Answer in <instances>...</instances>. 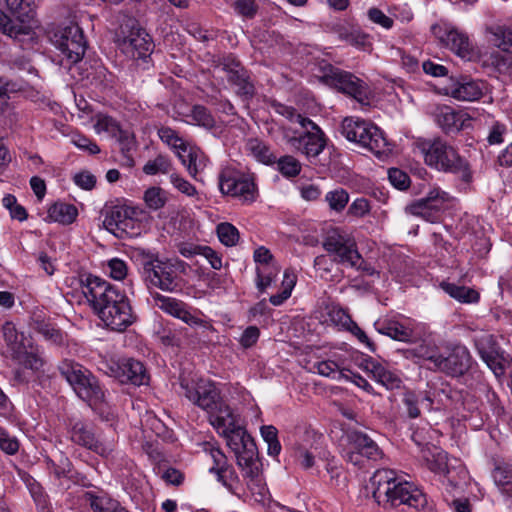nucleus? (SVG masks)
Masks as SVG:
<instances>
[{"instance_id": "e433bc0d", "label": "nucleus", "mask_w": 512, "mask_h": 512, "mask_svg": "<svg viewBox=\"0 0 512 512\" xmlns=\"http://www.w3.org/2000/svg\"><path fill=\"white\" fill-rule=\"evenodd\" d=\"M0 32L11 38H17L19 35H27L29 33V27L10 19L0 9Z\"/></svg>"}, {"instance_id": "79ce46f5", "label": "nucleus", "mask_w": 512, "mask_h": 512, "mask_svg": "<svg viewBox=\"0 0 512 512\" xmlns=\"http://www.w3.org/2000/svg\"><path fill=\"white\" fill-rule=\"evenodd\" d=\"M191 118L195 124L207 129L212 130L216 127V120L211 112L202 105H195L191 111Z\"/></svg>"}, {"instance_id": "b1692460", "label": "nucleus", "mask_w": 512, "mask_h": 512, "mask_svg": "<svg viewBox=\"0 0 512 512\" xmlns=\"http://www.w3.org/2000/svg\"><path fill=\"white\" fill-rule=\"evenodd\" d=\"M103 226L117 238H124L129 234L128 228L132 226V219L128 216L127 209L114 207L106 213Z\"/></svg>"}, {"instance_id": "bf43d9fd", "label": "nucleus", "mask_w": 512, "mask_h": 512, "mask_svg": "<svg viewBox=\"0 0 512 512\" xmlns=\"http://www.w3.org/2000/svg\"><path fill=\"white\" fill-rule=\"evenodd\" d=\"M475 346L480 357L498 350V346L494 340L493 335L483 334L475 339Z\"/></svg>"}, {"instance_id": "4c0bfd02", "label": "nucleus", "mask_w": 512, "mask_h": 512, "mask_svg": "<svg viewBox=\"0 0 512 512\" xmlns=\"http://www.w3.org/2000/svg\"><path fill=\"white\" fill-rule=\"evenodd\" d=\"M157 134L162 142L175 149L177 153L178 151L186 153L187 144L172 128L162 126L158 129Z\"/></svg>"}, {"instance_id": "a19ab883", "label": "nucleus", "mask_w": 512, "mask_h": 512, "mask_svg": "<svg viewBox=\"0 0 512 512\" xmlns=\"http://www.w3.org/2000/svg\"><path fill=\"white\" fill-rule=\"evenodd\" d=\"M172 169L170 159L162 154L157 155L154 159L148 160L143 166V172L146 175L168 174Z\"/></svg>"}, {"instance_id": "f257e3e1", "label": "nucleus", "mask_w": 512, "mask_h": 512, "mask_svg": "<svg viewBox=\"0 0 512 512\" xmlns=\"http://www.w3.org/2000/svg\"><path fill=\"white\" fill-rule=\"evenodd\" d=\"M81 289L93 312L104 325L115 332H124L137 320L124 291L94 275L81 279Z\"/></svg>"}, {"instance_id": "09e8293b", "label": "nucleus", "mask_w": 512, "mask_h": 512, "mask_svg": "<svg viewBox=\"0 0 512 512\" xmlns=\"http://www.w3.org/2000/svg\"><path fill=\"white\" fill-rule=\"evenodd\" d=\"M495 484L502 493L512 497V471L506 467H496L493 471Z\"/></svg>"}, {"instance_id": "412c9836", "label": "nucleus", "mask_w": 512, "mask_h": 512, "mask_svg": "<svg viewBox=\"0 0 512 512\" xmlns=\"http://www.w3.org/2000/svg\"><path fill=\"white\" fill-rule=\"evenodd\" d=\"M121 47L127 56L137 60H146L153 52L154 43L145 30L138 29L131 31L122 41Z\"/></svg>"}, {"instance_id": "6e6d98bb", "label": "nucleus", "mask_w": 512, "mask_h": 512, "mask_svg": "<svg viewBox=\"0 0 512 512\" xmlns=\"http://www.w3.org/2000/svg\"><path fill=\"white\" fill-rule=\"evenodd\" d=\"M481 359L493 371L496 376H501L505 373L506 361L505 358L499 353V350L485 354Z\"/></svg>"}, {"instance_id": "13d9d810", "label": "nucleus", "mask_w": 512, "mask_h": 512, "mask_svg": "<svg viewBox=\"0 0 512 512\" xmlns=\"http://www.w3.org/2000/svg\"><path fill=\"white\" fill-rule=\"evenodd\" d=\"M2 330L4 339L10 348L11 355L15 353L16 349H20V347L24 346V344L19 341V335L13 323L6 322Z\"/></svg>"}, {"instance_id": "58836bf2", "label": "nucleus", "mask_w": 512, "mask_h": 512, "mask_svg": "<svg viewBox=\"0 0 512 512\" xmlns=\"http://www.w3.org/2000/svg\"><path fill=\"white\" fill-rule=\"evenodd\" d=\"M412 353L415 357L429 361L433 368L437 370L441 354L439 353L438 347L432 343H422L416 346Z\"/></svg>"}, {"instance_id": "c03bdc74", "label": "nucleus", "mask_w": 512, "mask_h": 512, "mask_svg": "<svg viewBox=\"0 0 512 512\" xmlns=\"http://www.w3.org/2000/svg\"><path fill=\"white\" fill-rule=\"evenodd\" d=\"M248 146L252 155L263 164H273L276 162V156L273 155L265 143L255 139L251 140Z\"/></svg>"}, {"instance_id": "5701e85b", "label": "nucleus", "mask_w": 512, "mask_h": 512, "mask_svg": "<svg viewBox=\"0 0 512 512\" xmlns=\"http://www.w3.org/2000/svg\"><path fill=\"white\" fill-rule=\"evenodd\" d=\"M359 366L369 372L376 382L388 390L398 389L402 384V380L397 374L386 369L371 357H362Z\"/></svg>"}, {"instance_id": "393cba45", "label": "nucleus", "mask_w": 512, "mask_h": 512, "mask_svg": "<svg viewBox=\"0 0 512 512\" xmlns=\"http://www.w3.org/2000/svg\"><path fill=\"white\" fill-rule=\"evenodd\" d=\"M402 404L409 418L415 419L421 415L420 406L430 411L433 406V399L428 392H415L406 390L402 396Z\"/></svg>"}, {"instance_id": "4be33fe9", "label": "nucleus", "mask_w": 512, "mask_h": 512, "mask_svg": "<svg viewBox=\"0 0 512 512\" xmlns=\"http://www.w3.org/2000/svg\"><path fill=\"white\" fill-rule=\"evenodd\" d=\"M374 325L378 333L396 341L409 342L414 338V326L410 320L402 322L396 318H385Z\"/></svg>"}, {"instance_id": "2f4dec72", "label": "nucleus", "mask_w": 512, "mask_h": 512, "mask_svg": "<svg viewBox=\"0 0 512 512\" xmlns=\"http://www.w3.org/2000/svg\"><path fill=\"white\" fill-rule=\"evenodd\" d=\"M26 83L24 81L7 79L0 77V114L9 109V99L12 94L24 91Z\"/></svg>"}, {"instance_id": "4468645a", "label": "nucleus", "mask_w": 512, "mask_h": 512, "mask_svg": "<svg viewBox=\"0 0 512 512\" xmlns=\"http://www.w3.org/2000/svg\"><path fill=\"white\" fill-rule=\"evenodd\" d=\"M69 439L76 445L91 450L101 456H108L114 449V441H101L96 436L91 423L83 420H70Z\"/></svg>"}, {"instance_id": "a211bd4d", "label": "nucleus", "mask_w": 512, "mask_h": 512, "mask_svg": "<svg viewBox=\"0 0 512 512\" xmlns=\"http://www.w3.org/2000/svg\"><path fill=\"white\" fill-rule=\"evenodd\" d=\"M227 74L228 82L236 88V93L244 99H251L255 87L248 71L232 56L224 57L219 65Z\"/></svg>"}, {"instance_id": "e2e57ef3", "label": "nucleus", "mask_w": 512, "mask_h": 512, "mask_svg": "<svg viewBox=\"0 0 512 512\" xmlns=\"http://www.w3.org/2000/svg\"><path fill=\"white\" fill-rule=\"evenodd\" d=\"M329 317L333 323L347 330L354 322L348 312L340 307H332Z\"/></svg>"}, {"instance_id": "c756f323", "label": "nucleus", "mask_w": 512, "mask_h": 512, "mask_svg": "<svg viewBox=\"0 0 512 512\" xmlns=\"http://www.w3.org/2000/svg\"><path fill=\"white\" fill-rule=\"evenodd\" d=\"M440 287L450 297L461 303H477L480 298V295L476 290L466 286L443 281L440 283Z\"/></svg>"}, {"instance_id": "0eeeda50", "label": "nucleus", "mask_w": 512, "mask_h": 512, "mask_svg": "<svg viewBox=\"0 0 512 512\" xmlns=\"http://www.w3.org/2000/svg\"><path fill=\"white\" fill-rule=\"evenodd\" d=\"M281 114L291 122L298 123L303 131L298 137H292L289 143L307 158H316L326 146V138L320 127L291 107H282Z\"/></svg>"}, {"instance_id": "39448f33", "label": "nucleus", "mask_w": 512, "mask_h": 512, "mask_svg": "<svg viewBox=\"0 0 512 512\" xmlns=\"http://www.w3.org/2000/svg\"><path fill=\"white\" fill-rule=\"evenodd\" d=\"M341 134L348 141L368 149L378 158L387 156L392 151L384 132L374 124L358 117L344 118L341 123Z\"/></svg>"}, {"instance_id": "f3484780", "label": "nucleus", "mask_w": 512, "mask_h": 512, "mask_svg": "<svg viewBox=\"0 0 512 512\" xmlns=\"http://www.w3.org/2000/svg\"><path fill=\"white\" fill-rule=\"evenodd\" d=\"M347 441L349 450L346 452V458L347 461L354 465H361L362 457H366L367 459L374 461L381 459L382 457V451L377 443L361 431H348Z\"/></svg>"}, {"instance_id": "a18cd8bd", "label": "nucleus", "mask_w": 512, "mask_h": 512, "mask_svg": "<svg viewBox=\"0 0 512 512\" xmlns=\"http://www.w3.org/2000/svg\"><path fill=\"white\" fill-rule=\"evenodd\" d=\"M153 299L155 301V305L159 309H161L162 311H164L176 318H177L178 314L180 313V310L185 305L183 302H181L179 300H176L171 297L163 296L159 293H156L153 296Z\"/></svg>"}, {"instance_id": "6e6552de", "label": "nucleus", "mask_w": 512, "mask_h": 512, "mask_svg": "<svg viewBox=\"0 0 512 512\" xmlns=\"http://www.w3.org/2000/svg\"><path fill=\"white\" fill-rule=\"evenodd\" d=\"M144 281L155 288L166 292L180 289V277L170 261L159 259L155 254L142 253L139 256Z\"/></svg>"}, {"instance_id": "3c124183", "label": "nucleus", "mask_w": 512, "mask_h": 512, "mask_svg": "<svg viewBox=\"0 0 512 512\" xmlns=\"http://www.w3.org/2000/svg\"><path fill=\"white\" fill-rule=\"evenodd\" d=\"M279 172L286 177H295L301 171L300 162L293 156L285 155L276 159Z\"/></svg>"}, {"instance_id": "6ab92c4d", "label": "nucleus", "mask_w": 512, "mask_h": 512, "mask_svg": "<svg viewBox=\"0 0 512 512\" xmlns=\"http://www.w3.org/2000/svg\"><path fill=\"white\" fill-rule=\"evenodd\" d=\"M432 115L438 126L446 134L458 133L471 126L472 117L464 110H455L448 105H437Z\"/></svg>"}, {"instance_id": "cd10ccee", "label": "nucleus", "mask_w": 512, "mask_h": 512, "mask_svg": "<svg viewBox=\"0 0 512 512\" xmlns=\"http://www.w3.org/2000/svg\"><path fill=\"white\" fill-rule=\"evenodd\" d=\"M450 96L459 101H475L483 95L482 83L464 78L450 87Z\"/></svg>"}, {"instance_id": "c85d7f7f", "label": "nucleus", "mask_w": 512, "mask_h": 512, "mask_svg": "<svg viewBox=\"0 0 512 512\" xmlns=\"http://www.w3.org/2000/svg\"><path fill=\"white\" fill-rule=\"evenodd\" d=\"M178 157L182 164L187 168L191 177L196 179L197 174L202 172L207 166L208 158L203 151L197 147H189L187 145L186 153L178 151Z\"/></svg>"}, {"instance_id": "774afa93", "label": "nucleus", "mask_w": 512, "mask_h": 512, "mask_svg": "<svg viewBox=\"0 0 512 512\" xmlns=\"http://www.w3.org/2000/svg\"><path fill=\"white\" fill-rule=\"evenodd\" d=\"M72 143L79 149L88 151L90 154H97L100 152L99 146L83 135H73L71 138Z\"/></svg>"}, {"instance_id": "ddd939ff", "label": "nucleus", "mask_w": 512, "mask_h": 512, "mask_svg": "<svg viewBox=\"0 0 512 512\" xmlns=\"http://www.w3.org/2000/svg\"><path fill=\"white\" fill-rule=\"evenodd\" d=\"M451 201V196L439 187L432 188L426 197L415 200L405 206V213L421 217L424 220L435 223L439 220L440 213L445 210Z\"/></svg>"}, {"instance_id": "052dcab7", "label": "nucleus", "mask_w": 512, "mask_h": 512, "mask_svg": "<svg viewBox=\"0 0 512 512\" xmlns=\"http://www.w3.org/2000/svg\"><path fill=\"white\" fill-rule=\"evenodd\" d=\"M108 274L114 280H123L128 273L126 262L119 258H113L107 262Z\"/></svg>"}, {"instance_id": "37998d69", "label": "nucleus", "mask_w": 512, "mask_h": 512, "mask_svg": "<svg viewBox=\"0 0 512 512\" xmlns=\"http://www.w3.org/2000/svg\"><path fill=\"white\" fill-rule=\"evenodd\" d=\"M325 201L331 210L335 212H342L349 202V194L343 188H338L329 191L325 195Z\"/></svg>"}, {"instance_id": "f704fd0d", "label": "nucleus", "mask_w": 512, "mask_h": 512, "mask_svg": "<svg viewBox=\"0 0 512 512\" xmlns=\"http://www.w3.org/2000/svg\"><path fill=\"white\" fill-rule=\"evenodd\" d=\"M493 36V43L504 52L512 53V27L498 25L487 30Z\"/></svg>"}, {"instance_id": "680f3d73", "label": "nucleus", "mask_w": 512, "mask_h": 512, "mask_svg": "<svg viewBox=\"0 0 512 512\" xmlns=\"http://www.w3.org/2000/svg\"><path fill=\"white\" fill-rule=\"evenodd\" d=\"M37 330L46 340L51 341L53 344L59 345L63 342L62 332L51 324L38 323Z\"/></svg>"}, {"instance_id": "de8ad7c7", "label": "nucleus", "mask_w": 512, "mask_h": 512, "mask_svg": "<svg viewBox=\"0 0 512 512\" xmlns=\"http://www.w3.org/2000/svg\"><path fill=\"white\" fill-rule=\"evenodd\" d=\"M261 436L267 443L268 454L277 456L281 451V444L278 441V430L273 425H264L261 427Z\"/></svg>"}, {"instance_id": "9d476101", "label": "nucleus", "mask_w": 512, "mask_h": 512, "mask_svg": "<svg viewBox=\"0 0 512 512\" xmlns=\"http://www.w3.org/2000/svg\"><path fill=\"white\" fill-rule=\"evenodd\" d=\"M218 182L223 195L235 198L243 204L256 201L258 189L251 175L225 167L219 173Z\"/></svg>"}, {"instance_id": "7ed1b4c3", "label": "nucleus", "mask_w": 512, "mask_h": 512, "mask_svg": "<svg viewBox=\"0 0 512 512\" xmlns=\"http://www.w3.org/2000/svg\"><path fill=\"white\" fill-rule=\"evenodd\" d=\"M370 481L374 488L373 497L379 504L407 505L416 510L424 509L428 504L426 495L419 488L402 480L393 470L379 469Z\"/></svg>"}, {"instance_id": "473e14b6", "label": "nucleus", "mask_w": 512, "mask_h": 512, "mask_svg": "<svg viewBox=\"0 0 512 512\" xmlns=\"http://www.w3.org/2000/svg\"><path fill=\"white\" fill-rule=\"evenodd\" d=\"M77 215V208L72 204L55 203L48 209V218L64 225L73 223Z\"/></svg>"}, {"instance_id": "0e129e2a", "label": "nucleus", "mask_w": 512, "mask_h": 512, "mask_svg": "<svg viewBox=\"0 0 512 512\" xmlns=\"http://www.w3.org/2000/svg\"><path fill=\"white\" fill-rule=\"evenodd\" d=\"M170 182L178 191L189 197L197 195L195 186L177 173L170 174Z\"/></svg>"}, {"instance_id": "423d86ee", "label": "nucleus", "mask_w": 512, "mask_h": 512, "mask_svg": "<svg viewBox=\"0 0 512 512\" xmlns=\"http://www.w3.org/2000/svg\"><path fill=\"white\" fill-rule=\"evenodd\" d=\"M58 370L76 395L89 406L95 407L104 402V390L98 379L86 367L73 360L65 359L58 366Z\"/></svg>"}, {"instance_id": "f8f14e48", "label": "nucleus", "mask_w": 512, "mask_h": 512, "mask_svg": "<svg viewBox=\"0 0 512 512\" xmlns=\"http://www.w3.org/2000/svg\"><path fill=\"white\" fill-rule=\"evenodd\" d=\"M323 248L338 264L355 266L359 262L360 253L355 239L340 229H334L327 234Z\"/></svg>"}, {"instance_id": "603ef678", "label": "nucleus", "mask_w": 512, "mask_h": 512, "mask_svg": "<svg viewBox=\"0 0 512 512\" xmlns=\"http://www.w3.org/2000/svg\"><path fill=\"white\" fill-rule=\"evenodd\" d=\"M217 235L225 246H234L239 239L238 229L230 223H220L217 226Z\"/></svg>"}, {"instance_id": "ea45409f", "label": "nucleus", "mask_w": 512, "mask_h": 512, "mask_svg": "<svg viewBox=\"0 0 512 512\" xmlns=\"http://www.w3.org/2000/svg\"><path fill=\"white\" fill-rule=\"evenodd\" d=\"M204 451L213 462V465L209 468V472L214 474L220 473L222 475V473L225 472L226 466L228 465L227 457L225 454L212 443H205Z\"/></svg>"}, {"instance_id": "864d4df0", "label": "nucleus", "mask_w": 512, "mask_h": 512, "mask_svg": "<svg viewBox=\"0 0 512 512\" xmlns=\"http://www.w3.org/2000/svg\"><path fill=\"white\" fill-rule=\"evenodd\" d=\"M120 125L118 122L110 116L107 115H98L96 122L94 124V129L96 133H106L109 137L115 136L116 133H119Z\"/></svg>"}, {"instance_id": "338daca9", "label": "nucleus", "mask_w": 512, "mask_h": 512, "mask_svg": "<svg viewBox=\"0 0 512 512\" xmlns=\"http://www.w3.org/2000/svg\"><path fill=\"white\" fill-rule=\"evenodd\" d=\"M369 201L365 198H357L348 208V215L362 218L370 212Z\"/></svg>"}, {"instance_id": "a878e982", "label": "nucleus", "mask_w": 512, "mask_h": 512, "mask_svg": "<svg viewBox=\"0 0 512 512\" xmlns=\"http://www.w3.org/2000/svg\"><path fill=\"white\" fill-rule=\"evenodd\" d=\"M447 44L462 59L472 60L477 54L468 35L458 29L452 28L447 32Z\"/></svg>"}, {"instance_id": "2eb2a0df", "label": "nucleus", "mask_w": 512, "mask_h": 512, "mask_svg": "<svg viewBox=\"0 0 512 512\" xmlns=\"http://www.w3.org/2000/svg\"><path fill=\"white\" fill-rule=\"evenodd\" d=\"M55 45L72 64L79 62L85 54L87 42L83 30L77 24H70L55 34Z\"/></svg>"}, {"instance_id": "c9c22d12", "label": "nucleus", "mask_w": 512, "mask_h": 512, "mask_svg": "<svg viewBox=\"0 0 512 512\" xmlns=\"http://www.w3.org/2000/svg\"><path fill=\"white\" fill-rule=\"evenodd\" d=\"M11 357L22 365L24 368L38 371L43 366V360L37 352L31 350L27 351L26 346L16 349Z\"/></svg>"}, {"instance_id": "1a4fd4ad", "label": "nucleus", "mask_w": 512, "mask_h": 512, "mask_svg": "<svg viewBox=\"0 0 512 512\" xmlns=\"http://www.w3.org/2000/svg\"><path fill=\"white\" fill-rule=\"evenodd\" d=\"M320 80L328 86L352 97L361 104H367L370 98V88L366 82L354 74L343 71L331 64L321 66Z\"/></svg>"}, {"instance_id": "9b49d317", "label": "nucleus", "mask_w": 512, "mask_h": 512, "mask_svg": "<svg viewBox=\"0 0 512 512\" xmlns=\"http://www.w3.org/2000/svg\"><path fill=\"white\" fill-rule=\"evenodd\" d=\"M180 387L184 396L200 408L213 414L219 413L220 408H229L219 402L220 395L216 386L208 380L199 379L186 380L181 379Z\"/></svg>"}, {"instance_id": "5fc2aeb1", "label": "nucleus", "mask_w": 512, "mask_h": 512, "mask_svg": "<svg viewBox=\"0 0 512 512\" xmlns=\"http://www.w3.org/2000/svg\"><path fill=\"white\" fill-rule=\"evenodd\" d=\"M20 443L17 437L7 429L0 427V449L8 455H15L19 451Z\"/></svg>"}, {"instance_id": "7c9ffc66", "label": "nucleus", "mask_w": 512, "mask_h": 512, "mask_svg": "<svg viewBox=\"0 0 512 512\" xmlns=\"http://www.w3.org/2000/svg\"><path fill=\"white\" fill-rule=\"evenodd\" d=\"M7 9L14 15L19 24L24 25L30 22L35 16V5L33 0H5Z\"/></svg>"}, {"instance_id": "dca6fc26", "label": "nucleus", "mask_w": 512, "mask_h": 512, "mask_svg": "<svg viewBox=\"0 0 512 512\" xmlns=\"http://www.w3.org/2000/svg\"><path fill=\"white\" fill-rule=\"evenodd\" d=\"M107 373L118 379L121 383H130L135 386L147 385L150 377L144 364L134 358H120L111 360L107 364Z\"/></svg>"}, {"instance_id": "f03ea898", "label": "nucleus", "mask_w": 512, "mask_h": 512, "mask_svg": "<svg viewBox=\"0 0 512 512\" xmlns=\"http://www.w3.org/2000/svg\"><path fill=\"white\" fill-rule=\"evenodd\" d=\"M210 422L225 437L228 447L235 454L244 477L249 479V489L262 494L265 488L260 477L257 447L252 437L243 427L235 425L230 408H220L219 413L210 416Z\"/></svg>"}, {"instance_id": "bb28decb", "label": "nucleus", "mask_w": 512, "mask_h": 512, "mask_svg": "<svg viewBox=\"0 0 512 512\" xmlns=\"http://www.w3.org/2000/svg\"><path fill=\"white\" fill-rule=\"evenodd\" d=\"M453 461L454 463H451L443 472L442 480L445 491L449 494H453L454 491L461 492L468 478L465 467L458 460L454 459Z\"/></svg>"}, {"instance_id": "72a5a7b5", "label": "nucleus", "mask_w": 512, "mask_h": 512, "mask_svg": "<svg viewBox=\"0 0 512 512\" xmlns=\"http://www.w3.org/2000/svg\"><path fill=\"white\" fill-rule=\"evenodd\" d=\"M422 457L426 461L428 468L432 472L438 474H443V472L452 463L445 452L437 449H435L434 452L430 449L422 450Z\"/></svg>"}, {"instance_id": "aec40b11", "label": "nucleus", "mask_w": 512, "mask_h": 512, "mask_svg": "<svg viewBox=\"0 0 512 512\" xmlns=\"http://www.w3.org/2000/svg\"><path fill=\"white\" fill-rule=\"evenodd\" d=\"M471 365L472 357L469 350L465 346L457 345L448 356H441L437 370L450 376H462L471 368Z\"/></svg>"}, {"instance_id": "4d7b16f0", "label": "nucleus", "mask_w": 512, "mask_h": 512, "mask_svg": "<svg viewBox=\"0 0 512 512\" xmlns=\"http://www.w3.org/2000/svg\"><path fill=\"white\" fill-rule=\"evenodd\" d=\"M316 369L318 374L329 377L333 380H340L343 377V373L339 365L332 360L317 363Z\"/></svg>"}, {"instance_id": "49530a36", "label": "nucleus", "mask_w": 512, "mask_h": 512, "mask_svg": "<svg viewBox=\"0 0 512 512\" xmlns=\"http://www.w3.org/2000/svg\"><path fill=\"white\" fill-rule=\"evenodd\" d=\"M146 206L152 210H158L165 206L167 202V196L163 189L160 187L148 188L143 197Z\"/></svg>"}, {"instance_id": "20e7f679", "label": "nucleus", "mask_w": 512, "mask_h": 512, "mask_svg": "<svg viewBox=\"0 0 512 512\" xmlns=\"http://www.w3.org/2000/svg\"><path fill=\"white\" fill-rule=\"evenodd\" d=\"M414 145L429 167L442 172L459 174L464 182H471L472 173L469 164L460 156L456 148L442 138H420Z\"/></svg>"}, {"instance_id": "69168bd1", "label": "nucleus", "mask_w": 512, "mask_h": 512, "mask_svg": "<svg viewBox=\"0 0 512 512\" xmlns=\"http://www.w3.org/2000/svg\"><path fill=\"white\" fill-rule=\"evenodd\" d=\"M388 179L390 183L399 190L408 188L410 184V178L408 174L397 168L389 169Z\"/></svg>"}, {"instance_id": "8fccbe9b", "label": "nucleus", "mask_w": 512, "mask_h": 512, "mask_svg": "<svg viewBox=\"0 0 512 512\" xmlns=\"http://www.w3.org/2000/svg\"><path fill=\"white\" fill-rule=\"evenodd\" d=\"M86 501L94 512H114L119 506L116 501L91 493L86 494Z\"/></svg>"}]
</instances>
